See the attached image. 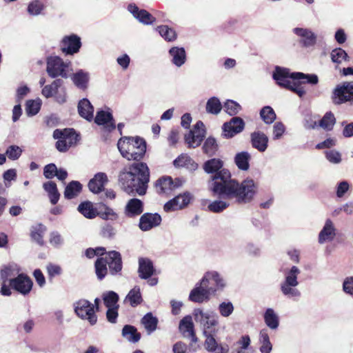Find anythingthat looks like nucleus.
Segmentation results:
<instances>
[{
	"label": "nucleus",
	"instance_id": "nucleus-1",
	"mask_svg": "<svg viewBox=\"0 0 353 353\" xmlns=\"http://www.w3.org/2000/svg\"><path fill=\"white\" fill-rule=\"evenodd\" d=\"M223 165V161L219 158H211L203 163L204 172L212 174L208 182L212 195L221 199L234 200L239 205L252 202L258 190L254 181L247 178L239 182L232 178L231 172Z\"/></svg>",
	"mask_w": 353,
	"mask_h": 353
},
{
	"label": "nucleus",
	"instance_id": "nucleus-2",
	"mask_svg": "<svg viewBox=\"0 0 353 353\" xmlns=\"http://www.w3.org/2000/svg\"><path fill=\"white\" fill-rule=\"evenodd\" d=\"M118 180L121 189L127 194L143 196L150 181L149 168L144 162H134L120 171Z\"/></svg>",
	"mask_w": 353,
	"mask_h": 353
},
{
	"label": "nucleus",
	"instance_id": "nucleus-3",
	"mask_svg": "<svg viewBox=\"0 0 353 353\" xmlns=\"http://www.w3.org/2000/svg\"><path fill=\"white\" fill-rule=\"evenodd\" d=\"M193 315L195 321L200 324L203 335L205 338L203 343L205 350L210 353H228L229 345L225 343H219L215 339L218 332V316L214 312H204L201 308H195Z\"/></svg>",
	"mask_w": 353,
	"mask_h": 353
},
{
	"label": "nucleus",
	"instance_id": "nucleus-4",
	"mask_svg": "<svg viewBox=\"0 0 353 353\" xmlns=\"http://www.w3.org/2000/svg\"><path fill=\"white\" fill-rule=\"evenodd\" d=\"M117 148L123 158L139 161L145 154L147 143L143 138L139 136L122 137L117 142Z\"/></svg>",
	"mask_w": 353,
	"mask_h": 353
},
{
	"label": "nucleus",
	"instance_id": "nucleus-5",
	"mask_svg": "<svg viewBox=\"0 0 353 353\" xmlns=\"http://www.w3.org/2000/svg\"><path fill=\"white\" fill-rule=\"evenodd\" d=\"M300 273V269L295 265L285 270L284 279L280 283V290L287 298L299 299L301 297V293L296 288L299 284L298 276Z\"/></svg>",
	"mask_w": 353,
	"mask_h": 353
},
{
	"label": "nucleus",
	"instance_id": "nucleus-6",
	"mask_svg": "<svg viewBox=\"0 0 353 353\" xmlns=\"http://www.w3.org/2000/svg\"><path fill=\"white\" fill-rule=\"evenodd\" d=\"M70 61H64L58 55H50L46 58V72L52 79H68L69 77L68 68Z\"/></svg>",
	"mask_w": 353,
	"mask_h": 353
},
{
	"label": "nucleus",
	"instance_id": "nucleus-7",
	"mask_svg": "<svg viewBox=\"0 0 353 353\" xmlns=\"http://www.w3.org/2000/svg\"><path fill=\"white\" fill-rule=\"evenodd\" d=\"M331 99L336 105L346 103H353V81L338 84L332 90Z\"/></svg>",
	"mask_w": 353,
	"mask_h": 353
},
{
	"label": "nucleus",
	"instance_id": "nucleus-8",
	"mask_svg": "<svg viewBox=\"0 0 353 353\" xmlns=\"http://www.w3.org/2000/svg\"><path fill=\"white\" fill-rule=\"evenodd\" d=\"M90 305L91 302L85 299H79L72 303L76 316L81 320L88 321L90 325H94L98 317Z\"/></svg>",
	"mask_w": 353,
	"mask_h": 353
},
{
	"label": "nucleus",
	"instance_id": "nucleus-9",
	"mask_svg": "<svg viewBox=\"0 0 353 353\" xmlns=\"http://www.w3.org/2000/svg\"><path fill=\"white\" fill-rule=\"evenodd\" d=\"M216 289L206 285V277H203L190 291L188 299L194 303H202L210 300V294H215Z\"/></svg>",
	"mask_w": 353,
	"mask_h": 353
},
{
	"label": "nucleus",
	"instance_id": "nucleus-10",
	"mask_svg": "<svg viewBox=\"0 0 353 353\" xmlns=\"http://www.w3.org/2000/svg\"><path fill=\"white\" fill-rule=\"evenodd\" d=\"M59 48L65 56H74L79 52L82 46L81 37L76 34L64 36L59 41Z\"/></svg>",
	"mask_w": 353,
	"mask_h": 353
},
{
	"label": "nucleus",
	"instance_id": "nucleus-11",
	"mask_svg": "<svg viewBox=\"0 0 353 353\" xmlns=\"http://www.w3.org/2000/svg\"><path fill=\"white\" fill-rule=\"evenodd\" d=\"M206 134V129L204 123L201 121H198L184 137L185 143L189 148H196L199 147Z\"/></svg>",
	"mask_w": 353,
	"mask_h": 353
},
{
	"label": "nucleus",
	"instance_id": "nucleus-12",
	"mask_svg": "<svg viewBox=\"0 0 353 353\" xmlns=\"http://www.w3.org/2000/svg\"><path fill=\"white\" fill-rule=\"evenodd\" d=\"M9 284L12 289L23 296H26L30 294L32 289L33 281L26 274L20 273L17 276L10 279Z\"/></svg>",
	"mask_w": 353,
	"mask_h": 353
},
{
	"label": "nucleus",
	"instance_id": "nucleus-13",
	"mask_svg": "<svg viewBox=\"0 0 353 353\" xmlns=\"http://www.w3.org/2000/svg\"><path fill=\"white\" fill-rule=\"evenodd\" d=\"M245 122L239 117H234L222 125V137L225 139H231L241 133L245 128Z\"/></svg>",
	"mask_w": 353,
	"mask_h": 353
},
{
	"label": "nucleus",
	"instance_id": "nucleus-14",
	"mask_svg": "<svg viewBox=\"0 0 353 353\" xmlns=\"http://www.w3.org/2000/svg\"><path fill=\"white\" fill-rule=\"evenodd\" d=\"M294 73L296 72H292L289 68L277 65L272 72V78L279 86L288 90L293 83L290 79L295 81V78L293 77Z\"/></svg>",
	"mask_w": 353,
	"mask_h": 353
},
{
	"label": "nucleus",
	"instance_id": "nucleus-15",
	"mask_svg": "<svg viewBox=\"0 0 353 353\" xmlns=\"http://www.w3.org/2000/svg\"><path fill=\"white\" fill-rule=\"evenodd\" d=\"M105 259L111 275L121 276L122 274L123 261L119 252L116 250L108 252L107 257Z\"/></svg>",
	"mask_w": 353,
	"mask_h": 353
},
{
	"label": "nucleus",
	"instance_id": "nucleus-16",
	"mask_svg": "<svg viewBox=\"0 0 353 353\" xmlns=\"http://www.w3.org/2000/svg\"><path fill=\"white\" fill-rule=\"evenodd\" d=\"M127 10L132 14L134 18L144 25H152L156 21V18L148 11L144 9H140L134 3L128 4Z\"/></svg>",
	"mask_w": 353,
	"mask_h": 353
},
{
	"label": "nucleus",
	"instance_id": "nucleus-17",
	"mask_svg": "<svg viewBox=\"0 0 353 353\" xmlns=\"http://www.w3.org/2000/svg\"><path fill=\"white\" fill-rule=\"evenodd\" d=\"M161 221V216L159 214L145 212L141 216L138 226L141 231L147 232L159 226Z\"/></svg>",
	"mask_w": 353,
	"mask_h": 353
},
{
	"label": "nucleus",
	"instance_id": "nucleus-18",
	"mask_svg": "<svg viewBox=\"0 0 353 353\" xmlns=\"http://www.w3.org/2000/svg\"><path fill=\"white\" fill-rule=\"evenodd\" d=\"M94 122L98 125H102L107 132H111L116 128V123L112 114L103 110L97 112Z\"/></svg>",
	"mask_w": 353,
	"mask_h": 353
},
{
	"label": "nucleus",
	"instance_id": "nucleus-19",
	"mask_svg": "<svg viewBox=\"0 0 353 353\" xmlns=\"http://www.w3.org/2000/svg\"><path fill=\"white\" fill-rule=\"evenodd\" d=\"M108 182V178L105 172H97L90 179L88 187L89 190L95 194H98L105 190V185Z\"/></svg>",
	"mask_w": 353,
	"mask_h": 353
},
{
	"label": "nucleus",
	"instance_id": "nucleus-20",
	"mask_svg": "<svg viewBox=\"0 0 353 353\" xmlns=\"http://www.w3.org/2000/svg\"><path fill=\"white\" fill-rule=\"evenodd\" d=\"M292 32L301 38L300 43L304 48L314 46L316 43V35L309 28H294Z\"/></svg>",
	"mask_w": 353,
	"mask_h": 353
},
{
	"label": "nucleus",
	"instance_id": "nucleus-21",
	"mask_svg": "<svg viewBox=\"0 0 353 353\" xmlns=\"http://www.w3.org/2000/svg\"><path fill=\"white\" fill-rule=\"evenodd\" d=\"M179 330L184 337L191 339L192 343H196L198 338L194 331V325L190 315H186L179 322Z\"/></svg>",
	"mask_w": 353,
	"mask_h": 353
},
{
	"label": "nucleus",
	"instance_id": "nucleus-22",
	"mask_svg": "<svg viewBox=\"0 0 353 353\" xmlns=\"http://www.w3.org/2000/svg\"><path fill=\"white\" fill-rule=\"evenodd\" d=\"M144 210L143 202L137 198L130 199L124 208V214L128 218H135L141 215Z\"/></svg>",
	"mask_w": 353,
	"mask_h": 353
},
{
	"label": "nucleus",
	"instance_id": "nucleus-23",
	"mask_svg": "<svg viewBox=\"0 0 353 353\" xmlns=\"http://www.w3.org/2000/svg\"><path fill=\"white\" fill-rule=\"evenodd\" d=\"M268 142V137L262 131L256 130L250 134V143L252 148L260 152H263L267 150Z\"/></svg>",
	"mask_w": 353,
	"mask_h": 353
},
{
	"label": "nucleus",
	"instance_id": "nucleus-24",
	"mask_svg": "<svg viewBox=\"0 0 353 353\" xmlns=\"http://www.w3.org/2000/svg\"><path fill=\"white\" fill-rule=\"evenodd\" d=\"M168 54L171 58V63L177 68L185 64L187 54L183 47L174 46L169 49Z\"/></svg>",
	"mask_w": 353,
	"mask_h": 353
},
{
	"label": "nucleus",
	"instance_id": "nucleus-25",
	"mask_svg": "<svg viewBox=\"0 0 353 353\" xmlns=\"http://www.w3.org/2000/svg\"><path fill=\"white\" fill-rule=\"evenodd\" d=\"M175 168H185L190 172H194L199 168V164L188 154L183 153L173 161Z\"/></svg>",
	"mask_w": 353,
	"mask_h": 353
},
{
	"label": "nucleus",
	"instance_id": "nucleus-26",
	"mask_svg": "<svg viewBox=\"0 0 353 353\" xmlns=\"http://www.w3.org/2000/svg\"><path fill=\"white\" fill-rule=\"evenodd\" d=\"M71 80L77 88L85 91L88 88L90 73L82 69H79L72 74Z\"/></svg>",
	"mask_w": 353,
	"mask_h": 353
},
{
	"label": "nucleus",
	"instance_id": "nucleus-27",
	"mask_svg": "<svg viewBox=\"0 0 353 353\" xmlns=\"http://www.w3.org/2000/svg\"><path fill=\"white\" fill-rule=\"evenodd\" d=\"M155 269L153 262L148 258H140L139 259V276L142 279H148L154 274Z\"/></svg>",
	"mask_w": 353,
	"mask_h": 353
},
{
	"label": "nucleus",
	"instance_id": "nucleus-28",
	"mask_svg": "<svg viewBox=\"0 0 353 353\" xmlns=\"http://www.w3.org/2000/svg\"><path fill=\"white\" fill-rule=\"evenodd\" d=\"M336 228L330 219H327L319 234V243L322 244L326 241H331L336 235Z\"/></svg>",
	"mask_w": 353,
	"mask_h": 353
},
{
	"label": "nucleus",
	"instance_id": "nucleus-29",
	"mask_svg": "<svg viewBox=\"0 0 353 353\" xmlns=\"http://www.w3.org/2000/svg\"><path fill=\"white\" fill-rule=\"evenodd\" d=\"M78 113L83 119L91 121L94 117V107L87 98L81 99L78 103Z\"/></svg>",
	"mask_w": 353,
	"mask_h": 353
},
{
	"label": "nucleus",
	"instance_id": "nucleus-30",
	"mask_svg": "<svg viewBox=\"0 0 353 353\" xmlns=\"http://www.w3.org/2000/svg\"><path fill=\"white\" fill-rule=\"evenodd\" d=\"M83 185L79 181H71L65 187L63 195L65 199H73L82 192Z\"/></svg>",
	"mask_w": 353,
	"mask_h": 353
},
{
	"label": "nucleus",
	"instance_id": "nucleus-31",
	"mask_svg": "<svg viewBox=\"0 0 353 353\" xmlns=\"http://www.w3.org/2000/svg\"><path fill=\"white\" fill-rule=\"evenodd\" d=\"M155 185L159 188V193L165 194L178 188L179 184L174 183L171 176H164L156 181Z\"/></svg>",
	"mask_w": 353,
	"mask_h": 353
},
{
	"label": "nucleus",
	"instance_id": "nucleus-32",
	"mask_svg": "<svg viewBox=\"0 0 353 353\" xmlns=\"http://www.w3.org/2000/svg\"><path fill=\"white\" fill-rule=\"evenodd\" d=\"M219 149V145L216 139L210 136L204 141L202 145V152L208 157H212L216 155Z\"/></svg>",
	"mask_w": 353,
	"mask_h": 353
},
{
	"label": "nucleus",
	"instance_id": "nucleus-33",
	"mask_svg": "<svg viewBox=\"0 0 353 353\" xmlns=\"http://www.w3.org/2000/svg\"><path fill=\"white\" fill-rule=\"evenodd\" d=\"M64 81L61 79H54L50 84L44 85L41 94L46 99L54 97L57 92L63 87Z\"/></svg>",
	"mask_w": 353,
	"mask_h": 353
},
{
	"label": "nucleus",
	"instance_id": "nucleus-34",
	"mask_svg": "<svg viewBox=\"0 0 353 353\" xmlns=\"http://www.w3.org/2000/svg\"><path fill=\"white\" fill-rule=\"evenodd\" d=\"M265 325L271 330H276L279 326V316L271 307L267 308L263 313Z\"/></svg>",
	"mask_w": 353,
	"mask_h": 353
},
{
	"label": "nucleus",
	"instance_id": "nucleus-35",
	"mask_svg": "<svg viewBox=\"0 0 353 353\" xmlns=\"http://www.w3.org/2000/svg\"><path fill=\"white\" fill-rule=\"evenodd\" d=\"M250 159L251 155L247 151L237 152L234 157L235 165L240 170L242 171H247L249 170Z\"/></svg>",
	"mask_w": 353,
	"mask_h": 353
},
{
	"label": "nucleus",
	"instance_id": "nucleus-36",
	"mask_svg": "<svg viewBox=\"0 0 353 353\" xmlns=\"http://www.w3.org/2000/svg\"><path fill=\"white\" fill-rule=\"evenodd\" d=\"M43 188L48 193L50 203L52 205H56L61 196L56 183L52 181L45 182L43 184Z\"/></svg>",
	"mask_w": 353,
	"mask_h": 353
},
{
	"label": "nucleus",
	"instance_id": "nucleus-37",
	"mask_svg": "<svg viewBox=\"0 0 353 353\" xmlns=\"http://www.w3.org/2000/svg\"><path fill=\"white\" fill-rule=\"evenodd\" d=\"M203 277H206V285L211 284V281L216 285L214 289H216V292L218 290H222L225 286V283L223 278L221 276L219 272L216 271L208 272L203 276Z\"/></svg>",
	"mask_w": 353,
	"mask_h": 353
},
{
	"label": "nucleus",
	"instance_id": "nucleus-38",
	"mask_svg": "<svg viewBox=\"0 0 353 353\" xmlns=\"http://www.w3.org/2000/svg\"><path fill=\"white\" fill-rule=\"evenodd\" d=\"M77 210L87 219H92L97 216V208H94L92 203L89 201L81 202Z\"/></svg>",
	"mask_w": 353,
	"mask_h": 353
},
{
	"label": "nucleus",
	"instance_id": "nucleus-39",
	"mask_svg": "<svg viewBox=\"0 0 353 353\" xmlns=\"http://www.w3.org/2000/svg\"><path fill=\"white\" fill-rule=\"evenodd\" d=\"M122 336L129 342L135 343L140 340L141 334L134 325H125L122 329Z\"/></svg>",
	"mask_w": 353,
	"mask_h": 353
},
{
	"label": "nucleus",
	"instance_id": "nucleus-40",
	"mask_svg": "<svg viewBox=\"0 0 353 353\" xmlns=\"http://www.w3.org/2000/svg\"><path fill=\"white\" fill-rule=\"evenodd\" d=\"M160 36L167 42H173L177 39V34L174 29L167 25H161L156 28Z\"/></svg>",
	"mask_w": 353,
	"mask_h": 353
},
{
	"label": "nucleus",
	"instance_id": "nucleus-41",
	"mask_svg": "<svg viewBox=\"0 0 353 353\" xmlns=\"http://www.w3.org/2000/svg\"><path fill=\"white\" fill-rule=\"evenodd\" d=\"M158 322V319L152 312H148L141 319V323L148 334H151L157 330Z\"/></svg>",
	"mask_w": 353,
	"mask_h": 353
},
{
	"label": "nucleus",
	"instance_id": "nucleus-42",
	"mask_svg": "<svg viewBox=\"0 0 353 353\" xmlns=\"http://www.w3.org/2000/svg\"><path fill=\"white\" fill-rule=\"evenodd\" d=\"M125 300H128L130 306L133 307L140 305L143 302V298L139 286L136 285L130 290L125 297Z\"/></svg>",
	"mask_w": 353,
	"mask_h": 353
},
{
	"label": "nucleus",
	"instance_id": "nucleus-43",
	"mask_svg": "<svg viewBox=\"0 0 353 353\" xmlns=\"http://www.w3.org/2000/svg\"><path fill=\"white\" fill-rule=\"evenodd\" d=\"M295 81L301 82V84L307 83L311 85H316L319 83V77L316 74H305L301 72H296L293 74Z\"/></svg>",
	"mask_w": 353,
	"mask_h": 353
},
{
	"label": "nucleus",
	"instance_id": "nucleus-44",
	"mask_svg": "<svg viewBox=\"0 0 353 353\" xmlns=\"http://www.w3.org/2000/svg\"><path fill=\"white\" fill-rule=\"evenodd\" d=\"M42 105L41 99H29L26 102V112L28 117H33L39 113Z\"/></svg>",
	"mask_w": 353,
	"mask_h": 353
},
{
	"label": "nucleus",
	"instance_id": "nucleus-45",
	"mask_svg": "<svg viewBox=\"0 0 353 353\" xmlns=\"http://www.w3.org/2000/svg\"><path fill=\"white\" fill-rule=\"evenodd\" d=\"M223 106L218 97H212L207 101L205 110L208 113L218 114L221 112Z\"/></svg>",
	"mask_w": 353,
	"mask_h": 353
},
{
	"label": "nucleus",
	"instance_id": "nucleus-46",
	"mask_svg": "<svg viewBox=\"0 0 353 353\" xmlns=\"http://www.w3.org/2000/svg\"><path fill=\"white\" fill-rule=\"evenodd\" d=\"M102 299L105 306L108 307H119L118 301L119 300V294L114 291H107L103 293Z\"/></svg>",
	"mask_w": 353,
	"mask_h": 353
},
{
	"label": "nucleus",
	"instance_id": "nucleus-47",
	"mask_svg": "<svg viewBox=\"0 0 353 353\" xmlns=\"http://www.w3.org/2000/svg\"><path fill=\"white\" fill-rule=\"evenodd\" d=\"M107 263L103 257L98 258L94 263L95 273L99 281L103 280L108 274Z\"/></svg>",
	"mask_w": 353,
	"mask_h": 353
},
{
	"label": "nucleus",
	"instance_id": "nucleus-48",
	"mask_svg": "<svg viewBox=\"0 0 353 353\" xmlns=\"http://www.w3.org/2000/svg\"><path fill=\"white\" fill-rule=\"evenodd\" d=\"M259 341L261 343L260 352L261 353H270L272 350V345L267 330H262L259 334Z\"/></svg>",
	"mask_w": 353,
	"mask_h": 353
},
{
	"label": "nucleus",
	"instance_id": "nucleus-49",
	"mask_svg": "<svg viewBox=\"0 0 353 353\" xmlns=\"http://www.w3.org/2000/svg\"><path fill=\"white\" fill-rule=\"evenodd\" d=\"M46 230V227L39 223L37 226L34 227L31 230V238L36 241L39 245H43V234Z\"/></svg>",
	"mask_w": 353,
	"mask_h": 353
},
{
	"label": "nucleus",
	"instance_id": "nucleus-50",
	"mask_svg": "<svg viewBox=\"0 0 353 353\" xmlns=\"http://www.w3.org/2000/svg\"><path fill=\"white\" fill-rule=\"evenodd\" d=\"M260 117L266 124H272L276 119L274 110L269 105L262 108L260 110Z\"/></svg>",
	"mask_w": 353,
	"mask_h": 353
},
{
	"label": "nucleus",
	"instance_id": "nucleus-51",
	"mask_svg": "<svg viewBox=\"0 0 353 353\" xmlns=\"http://www.w3.org/2000/svg\"><path fill=\"white\" fill-rule=\"evenodd\" d=\"M336 123V119L334 114L331 112H327L319 121V126L324 130L330 131L333 129Z\"/></svg>",
	"mask_w": 353,
	"mask_h": 353
},
{
	"label": "nucleus",
	"instance_id": "nucleus-52",
	"mask_svg": "<svg viewBox=\"0 0 353 353\" xmlns=\"http://www.w3.org/2000/svg\"><path fill=\"white\" fill-rule=\"evenodd\" d=\"M230 204L224 200H215L209 203L208 210L213 213H221L229 207Z\"/></svg>",
	"mask_w": 353,
	"mask_h": 353
},
{
	"label": "nucleus",
	"instance_id": "nucleus-53",
	"mask_svg": "<svg viewBox=\"0 0 353 353\" xmlns=\"http://www.w3.org/2000/svg\"><path fill=\"white\" fill-rule=\"evenodd\" d=\"M223 108L227 114L230 116L237 114L241 110V105L232 99H228L224 102Z\"/></svg>",
	"mask_w": 353,
	"mask_h": 353
},
{
	"label": "nucleus",
	"instance_id": "nucleus-54",
	"mask_svg": "<svg viewBox=\"0 0 353 353\" xmlns=\"http://www.w3.org/2000/svg\"><path fill=\"white\" fill-rule=\"evenodd\" d=\"M330 57L332 62L341 63L343 61H347L349 56L347 53L341 48H336L332 50Z\"/></svg>",
	"mask_w": 353,
	"mask_h": 353
},
{
	"label": "nucleus",
	"instance_id": "nucleus-55",
	"mask_svg": "<svg viewBox=\"0 0 353 353\" xmlns=\"http://www.w3.org/2000/svg\"><path fill=\"white\" fill-rule=\"evenodd\" d=\"M350 183L346 180L339 181L335 186L336 197L343 198L345 195V194L350 190Z\"/></svg>",
	"mask_w": 353,
	"mask_h": 353
},
{
	"label": "nucleus",
	"instance_id": "nucleus-56",
	"mask_svg": "<svg viewBox=\"0 0 353 353\" xmlns=\"http://www.w3.org/2000/svg\"><path fill=\"white\" fill-rule=\"evenodd\" d=\"M218 310L221 316L228 317L234 311V305L231 301H223L219 305Z\"/></svg>",
	"mask_w": 353,
	"mask_h": 353
},
{
	"label": "nucleus",
	"instance_id": "nucleus-57",
	"mask_svg": "<svg viewBox=\"0 0 353 353\" xmlns=\"http://www.w3.org/2000/svg\"><path fill=\"white\" fill-rule=\"evenodd\" d=\"M117 234L116 228L110 223H107L101 227V235L105 239H112Z\"/></svg>",
	"mask_w": 353,
	"mask_h": 353
},
{
	"label": "nucleus",
	"instance_id": "nucleus-58",
	"mask_svg": "<svg viewBox=\"0 0 353 353\" xmlns=\"http://www.w3.org/2000/svg\"><path fill=\"white\" fill-rule=\"evenodd\" d=\"M326 159L332 164H339L342 161L341 154L336 150H329L325 152Z\"/></svg>",
	"mask_w": 353,
	"mask_h": 353
},
{
	"label": "nucleus",
	"instance_id": "nucleus-59",
	"mask_svg": "<svg viewBox=\"0 0 353 353\" xmlns=\"http://www.w3.org/2000/svg\"><path fill=\"white\" fill-rule=\"evenodd\" d=\"M23 152L22 149L16 145H12L8 147L6 154L9 159L14 161L17 160Z\"/></svg>",
	"mask_w": 353,
	"mask_h": 353
},
{
	"label": "nucleus",
	"instance_id": "nucleus-60",
	"mask_svg": "<svg viewBox=\"0 0 353 353\" xmlns=\"http://www.w3.org/2000/svg\"><path fill=\"white\" fill-rule=\"evenodd\" d=\"M42 2L39 0L33 1L28 4V12L31 15H39L43 10Z\"/></svg>",
	"mask_w": 353,
	"mask_h": 353
},
{
	"label": "nucleus",
	"instance_id": "nucleus-61",
	"mask_svg": "<svg viewBox=\"0 0 353 353\" xmlns=\"http://www.w3.org/2000/svg\"><path fill=\"white\" fill-rule=\"evenodd\" d=\"M286 128L281 121L276 122L273 125L272 139H280L285 133Z\"/></svg>",
	"mask_w": 353,
	"mask_h": 353
},
{
	"label": "nucleus",
	"instance_id": "nucleus-62",
	"mask_svg": "<svg viewBox=\"0 0 353 353\" xmlns=\"http://www.w3.org/2000/svg\"><path fill=\"white\" fill-rule=\"evenodd\" d=\"M17 265L9 264L4 266L0 271V277L5 282L9 277L14 275V270Z\"/></svg>",
	"mask_w": 353,
	"mask_h": 353
},
{
	"label": "nucleus",
	"instance_id": "nucleus-63",
	"mask_svg": "<svg viewBox=\"0 0 353 353\" xmlns=\"http://www.w3.org/2000/svg\"><path fill=\"white\" fill-rule=\"evenodd\" d=\"M50 243L54 248H60L63 244V239L57 231H52L50 234Z\"/></svg>",
	"mask_w": 353,
	"mask_h": 353
},
{
	"label": "nucleus",
	"instance_id": "nucleus-64",
	"mask_svg": "<svg viewBox=\"0 0 353 353\" xmlns=\"http://www.w3.org/2000/svg\"><path fill=\"white\" fill-rule=\"evenodd\" d=\"M174 198L176 199L178 206L181 210L186 207L190 203L192 196L189 192H186L182 194H179Z\"/></svg>",
	"mask_w": 353,
	"mask_h": 353
}]
</instances>
